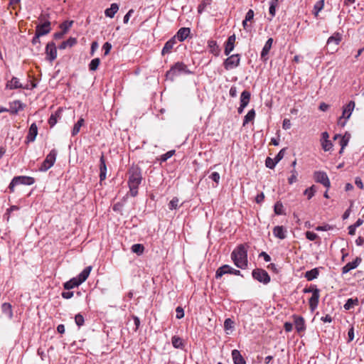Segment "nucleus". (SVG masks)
Wrapping results in <instances>:
<instances>
[{
  "label": "nucleus",
  "mask_w": 364,
  "mask_h": 364,
  "mask_svg": "<svg viewBox=\"0 0 364 364\" xmlns=\"http://www.w3.org/2000/svg\"><path fill=\"white\" fill-rule=\"evenodd\" d=\"M128 186L129 188V194L132 197L138 195V188L143 180L142 170L138 166L132 164L128 169Z\"/></svg>",
  "instance_id": "f257e3e1"
},
{
  "label": "nucleus",
  "mask_w": 364,
  "mask_h": 364,
  "mask_svg": "<svg viewBox=\"0 0 364 364\" xmlns=\"http://www.w3.org/2000/svg\"><path fill=\"white\" fill-rule=\"evenodd\" d=\"M247 247L246 244H240L231 253V259L234 264L242 269H245L248 265Z\"/></svg>",
  "instance_id": "f03ea898"
},
{
  "label": "nucleus",
  "mask_w": 364,
  "mask_h": 364,
  "mask_svg": "<svg viewBox=\"0 0 364 364\" xmlns=\"http://www.w3.org/2000/svg\"><path fill=\"white\" fill-rule=\"evenodd\" d=\"M92 266L85 267L76 277H73L63 284L65 289L70 290L78 287L83 283L89 277L92 270Z\"/></svg>",
  "instance_id": "7ed1b4c3"
},
{
  "label": "nucleus",
  "mask_w": 364,
  "mask_h": 364,
  "mask_svg": "<svg viewBox=\"0 0 364 364\" xmlns=\"http://www.w3.org/2000/svg\"><path fill=\"white\" fill-rule=\"evenodd\" d=\"M192 73L193 72H191L183 62H177L166 72V77L173 80L176 76L179 75H191Z\"/></svg>",
  "instance_id": "20e7f679"
},
{
  "label": "nucleus",
  "mask_w": 364,
  "mask_h": 364,
  "mask_svg": "<svg viewBox=\"0 0 364 364\" xmlns=\"http://www.w3.org/2000/svg\"><path fill=\"white\" fill-rule=\"evenodd\" d=\"M303 292L312 293L311 297L309 300V308L311 311H314L318 306L319 298H320V290L316 285H311L308 288H304Z\"/></svg>",
  "instance_id": "39448f33"
},
{
  "label": "nucleus",
  "mask_w": 364,
  "mask_h": 364,
  "mask_svg": "<svg viewBox=\"0 0 364 364\" xmlns=\"http://www.w3.org/2000/svg\"><path fill=\"white\" fill-rule=\"evenodd\" d=\"M343 39V35L338 32H335L330 36L326 42V50L328 53H334L338 49V45Z\"/></svg>",
  "instance_id": "423d86ee"
},
{
  "label": "nucleus",
  "mask_w": 364,
  "mask_h": 364,
  "mask_svg": "<svg viewBox=\"0 0 364 364\" xmlns=\"http://www.w3.org/2000/svg\"><path fill=\"white\" fill-rule=\"evenodd\" d=\"M34 183H35V179L33 177L26 176H15L11 180V181L9 186V189L10 192L13 193L14 191V187L16 186H18L20 184L31 186V185H33Z\"/></svg>",
  "instance_id": "0eeeda50"
},
{
  "label": "nucleus",
  "mask_w": 364,
  "mask_h": 364,
  "mask_svg": "<svg viewBox=\"0 0 364 364\" xmlns=\"http://www.w3.org/2000/svg\"><path fill=\"white\" fill-rule=\"evenodd\" d=\"M57 154V150H55V149H52L41 164L39 168V171L45 172L47 171L49 168H50L54 165L56 161Z\"/></svg>",
  "instance_id": "6e6552de"
},
{
  "label": "nucleus",
  "mask_w": 364,
  "mask_h": 364,
  "mask_svg": "<svg viewBox=\"0 0 364 364\" xmlns=\"http://www.w3.org/2000/svg\"><path fill=\"white\" fill-rule=\"evenodd\" d=\"M252 276L254 279L261 282L264 284H267L270 282L271 278L267 272L261 268H256L252 272Z\"/></svg>",
  "instance_id": "1a4fd4ad"
},
{
  "label": "nucleus",
  "mask_w": 364,
  "mask_h": 364,
  "mask_svg": "<svg viewBox=\"0 0 364 364\" xmlns=\"http://www.w3.org/2000/svg\"><path fill=\"white\" fill-rule=\"evenodd\" d=\"M241 55L240 54H233L230 55L223 62V66L226 70L235 68L240 65Z\"/></svg>",
  "instance_id": "9d476101"
},
{
  "label": "nucleus",
  "mask_w": 364,
  "mask_h": 364,
  "mask_svg": "<svg viewBox=\"0 0 364 364\" xmlns=\"http://www.w3.org/2000/svg\"><path fill=\"white\" fill-rule=\"evenodd\" d=\"M225 274H230L234 275H241L240 270L235 269L228 264H224L219 267L215 272V278L219 279Z\"/></svg>",
  "instance_id": "9b49d317"
},
{
  "label": "nucleus",
  "mask_w": 364,
  "mask_h": 364,
  "mask_svg": "<svg viewBox=\"0 0 364 364\" xmlns=\"http://www.w3.org/2000/svg\"><path fill=\"white\" fill-rule=\"evenodd\" d=\"M46 59L53 62L57 58V48L53 41L48 42L46 47Z\"/></svg>",
  "instance_id": "f8f14e48"
},
{
  "label": "nucleus",
  "mask_w": 364,
  "mask_h": 364,
  "mask_svg": "<svg viewBox=\"0 0 364 364\" xmlns=\"http://www.w3.org/2000/svg\"><path fill=\"white\" fill-rule=\"evenodd\" d=\"M314 178L316 182L321 183L326 188H328L331 186L329 178L324 171H315L314 173Z\"/></svg>",
  "instance_id": "ddd939ff"
},
{
  "label": "nucleus",
  "mask_w": 364,
  "mask_h": 364,
  "mask_svg": "<svg viewBox=\"0 0 364 364\" xmlns=\"http://www.w3.org/2000/svg\"><path fill=\"white\" fill-rule=\"evenodd\" d=\"M50 22L46 21L41 24H38L36 27V33H39L41 36L47 35L51 31Z\"/></svg>",
  "instance_id": "4468645a"
},
{
  "label": "nucleus",
  "mask_w": 364,
  "mask_h": 364,
  "mask_svg": "<svg viewBox=\"0 0 364 364\" xmlns=\"http://www.w3.org/2000/svg\"><path fill=\"white\" fill-rule=\"evenodd\" d=\"M99 169H100V176H99L100 180L102 182L106 179V176H107L106 160H105L103 153H102V155L100 158Z\"/></svg>",
  "instance_id": "2eb2a0df"
},
{
  "label": "nucleus",
  "mask_w": 364,
  "mask_h": 364,
  "mask_svg": "<svg viewBox=\"0 0 364 364\" xmlns=\"http://www.w3.org/2000/svg\"><path fill=\"white\" fill-rule=\"evenodd\" d=\"M38 134V127L36 123L31 124L26 136V143L33 142Z\"/></svg>",
  "instance_id": "dca6fc26"
},
{
  "label": "nucleus",
  "mask_w": 364,
  "mask_h": 364,
  "mask_svg": "<svg viewBox=\"0 0 364 364\" xmlns=\"http://www.w3.org/2000/svg\"><path fill=\"white\" fill-rule=\"evenodd\" d=\"M190 33V28L183 27L177 31V33L173 38H175V40H176L177 38L180 42H183L188 37Z\"/></svg>",
  "instance_id": "f3484780"
},
{
  "label": "nucleus",
  "mask_w": 364,
  "mask_h": 364,
  "mask_svg": "<svg viewBox=\"0 0 364 364\" xmlns=\"http://www.w3.org/2000/svg\"><path fill=\"white\" fill-rule=\"evenodd\" d=\"M362 262V259L360 257H357L353 262L347 263L342 268V273L346 274L352 269H355Z\"/></svg>",
  "instance_id": "a211bd4d"
},
{
  "label": "nucleus",
  "mask_w": 364,
  "mask_h": 364,
  "mask_svg": "<svg viewBox=\"0 0 364 364\" xmlns=\"http://www.w3.org/2000/svg\"><path fill=\"white\" fill-rule=\"evenodd\" d=\"M272 43H273V38H269L265 43L262 50V52H261V55H260V58H261V60L263 61V62H266L268 59L267 58V55L269 54V52L272 48Z\"/></svg>",
  "instance_id": "6ab92c4d"
},
{
  "label": "nucleus",
  "mask_w": 364,
  "mask_h": 364,
  "mask_svg": "<svg viewBox=\"0 0 364 364\" xmlns=\"http://www.w3.org/2000/svg\"><path fill=\"white\" fill-rule=\"evenodd\" d=\"M9 112L12 114H16L20 110L24 109L25 105L20 100H15L9 104Z\"/></svg>",
  "instance_id": "aec40b11"
},
{
  "label": "nucleus",
  "mask_w": 364,
  "mask_h": 364,
  "mask_svg": "<svg viewBox=\"0 0 364 364\" xmlns=\"http://www.w3.org/2000/svg\"><path fill=\"white\" fill-rule=\"evenodd\" d=\"M6 87L10 90H14L18 88L28 89V85L23 86V85L19 82V80L16 77H13L11 80L7 82Z\"/></svg>",
  "instance_id": "412c9836"
},
{
  "label": "nucleus",
  "mask_w": 364,
  "mask_h": 364,
  "mask_svg": "<svg viewBox=\"0 0 364 364\" xmlns=\"http://www.w3.org/2000/svg\"><path fill=\"white\" fill-rule=\"evenodd\" d=\"M355 105V102L351 100L343 107L342 117H344V119H348L350 118Z\"/></svg>",
  "instance_id": "4be33fe9"
},
{
  "label": "nucleus",
  "mask_w": 364,
  "mask_h": 364,
  "mask_svg": "<svg viewBox=\"0 0 364 364\" xmlns=\"http://www.w3.org/2000/svg\"><path fill=\"white\" fill-rule=\"evenodd\" d=\"M294 324L295 328L298 333H301L305 331L306 329V325H305V321L304 318L302 316H297L294 315Z\"/></svg>",
  "instance_id": "5701e85b"
},
{
  "label": "nucleus",
  "mask_w": 364,
  "mask_h": 364,
  "mask_svg": "<svg viewBox=\"0 0 364 364\" xmlns=\"http://www.w3.org/2000/svg\"><path fill=\"white\" fill-rule=\"evenodd\" d=\"M272 232L274 237L280 240H284L287 237V230L283 226H275Z\"/></svg>",
  "instance_id": "b1692460"
},
{
  "label": "nucleus",
  "mask_w": 364,
  "mask_h": 364,
  "mask_svg": "<svg viewBox=\"0 0 364 364\" xmlns=\"http://www.w3.org/2000/svg\"><path fill=\"white\" fill-rule=\"evenodd\" d=\"M176 43V40H175V38H171L168 41L166 42V43L164 46V48L161 50V55H165L166 54H168L171 52V50L173 49V46Z\"/></svg>",
  "instance_id": "393cba45"
},
{
  "label": "nucleus",
  "mask_w": 364,
  "mask_h": 364,
  "mask_svg": "<svg viewBox=\"0 0 364 364\" xmlns=\"http://www.w3.org/2000/svg\"><path fill=\"white\" fill-rule=\"evenodd\" d=\"M208 48L209 49V52L214 55L215 56H218L220 52V49L217 43V42L214 40H209L208 41Z\"/></svg>",
  "instance_id": "a878e982"
},
{
  "label": "nucleus",
  "mask_w": 364,
  "mask_h": 364,
  "mask_svg": "<svg viewBox=\"0 0 364 364\" xmlns=\"http://www.w3.org/2000/svg\"><path fill=\"white\" fill-rule=\"evenodd\" d=\"M232 358L234 364H246L245 358L238 350L235 349L232 350Z\"/></svg>",
  "instance_id": "bb28decb"
},
{
  "label": "nucleus",
  "mask_w": 364,
  "mask_h": 364,
  "mask_svg": "<svg viewBox=\"0 0 364 364\" xmlns=\"http://www.w3.org/2000/svg\"><path fill=\"white\" fill-rule=\"evenodd\" d=\"M2 313L7 316L9 319H12L13 318V310L12 306L10 303H3L1 306Z\"/></svg>",
  "instance_id": "cd10ccee"
},
{
  "label": "nucleus",
  "mask_w": 364,
  "mask_h": 364,
  "mask_svg": "<svg viewBox=\"0 0 364 364\" xmlns=\"http://www.w3.org/2000/svg\"><path fill=\"white\" fill-rule=\"evenodd\" d=\"M319 275V269L318 267L314 268L305 272L304 277L307 281H312L316 279Z\"/></svg>",
  "instance_id": "c85d7f7f"
},
{
  "label": "nucleus",
  "mask_w": 364,
  "mask_h": 364,
  "mask_svg": "<svg viewBox=\"0 0 364 364\" xmlns=\"http://www.w3.org/2000/svg\"><path fill=\"white\" fill-rule=\"evenodd\" d=\"M171 343L175 348L183 349L185 343L183 339L177 336H173L171 338Z\"/></svg>",
  "instance_id": "c756f323"
},
{
  "label": "nucleus",
  "mask_w": 364,
  "mask_h": 364,
  "mask_svg": "<svg viewBox=\"0 0 364 364\" xmlns=\"http://www.w3.org/2000/svg\"><path fill=\"white\" fill-rule=\"evenodd\" d=\"M61 117V110L58 109L56 112L53 113L48 119V124L50 127H53L58 122V119Z\"/></svg>",
  "instance_id": "7c9ffc66"
},
{
  "label": "nucleus",
  "mask_w": 364,
  "mask_h": 364,
  "mask_svg": "<svg viewBox=\"0 0 364 364\" xmlns=\"http://www.w3.org/2000/svg\"><path fill=\"white\" fill-rule=\"evenodd\" d=\"M118 10H119L118 4L116 3H113L111 4L109 8L107 9L105 11V14L107 17L113 18L115 14L118 11Z\"/></svg>",
  "instance_id": "2f4dec72"
},
{
  "label": "nucleus",
  "mask_w": 364,
  "mask_h": 364,
  "mask_svg": "<svg viewBox=\"0 0 364 364\" xmlns=\"http://www.w3.org/2000/svg\"><path fill=\"white\" fill-rule=\"evenodd\" d=\"M77 43V39L73 37H70L67 41H63L58 46L60 50H64L67 47H73Z\"/></svg>",
  "instance_id": "473e14b6"
},
{
  "label": "nucleus",
  "mask_w": 364,
  "mask_h": 364,
  "mask_svg": "<svg viewBox=\"0 0 364 364\" xmlns=\"http://www.w3.org/2000/svg\"><path fill=\"white\" fill-rule=\"evenodd\" d=\"M251 97V93L248 90H244L240 95V105H244L245 107L247 106V105L250 102Z\"/></svg>",
  "instance_id": "72a5a7b5"
},
{
  "label": "nucleus",
  "mask_w": 364,
  "mask_h": 364,
  "mask_svg": "<svg viewBox=\"0 0 364 364\" xmlns=\"http://www.w3.org/2000/svg\"><path fill=\"white\" fill-rule=\"evenodd\" d=\"M85 124V119L82 117H80L79 120L74 124L73 128L71 132L72 136L77 135L80 130L81 127H82Z\"/></svg>",
  "instance_id": "f704fd0d"
},
{
  "label": "nucleus",
  "mask_w": 364,
  "mask_h": 364,
  "mask_svg": "<svg viewBox=\"0 0 364 364\" xmlns=\"http://www.w3.org/2000/svg\"><path fill=\"white\" fill-rule=\"evenodd\" d=\"M359 304V301L358 298H350L347 299L346 304H344L343 307L346 310H350L351 309H353L355 306H358Z\"/></svg>",
  "instance_id": "c9c22d12"
},
{
  "label": "nucleus",
  "mask_w": 364,
  "mask_h": 364,
  "mask_svg": "<svg viewBox=\"0 0 364 364\" xmlns=\"http://www.w3.org/2000/svg\"><path fill=\"white\" fill-rule=\"evenodd\" d=\"M256 113L254 109H250L244 117L242 125L245 126L249 122L254 120Z\"/></svg>",
  "instance_id": "e433bc0d"
},
{
  "label": "nucleus",
  "mask_w": 364,
  "mask_h": 364,
  "mask_svg": "<svg viewBox=\"0 0 364 364\" xmlns=\"http://www.w3.org/2000/svg\"><path fill=\"white\" fill-rule=\"evenodd\" d=\"M274 213L277 215H285L284 208L281 201H277L274 206Z\"/></svg>",
  "instance_id": "4c0bfd02"
},
{
  "label": "nucleus",
  "mask_w": 364,
  "mask_h": 364,
  "mask_svg": "<svg viewBox=\"0 0 364 364\" xmlns=\"http://www.w3.org/2000/svg\"><path fill=\"white\" fill-rule=\"evenodd\" d=\"M323 7L324 0H320L314 4L313 13L316 17L318 16V13L323 9Z\"/></svg>",
  "instance_id": "58836bf2"
},
{
  "label": "nucleus",
  "mask_w": 364,
  "mask_h": 364,
  "mask_svg": "<svg viewBox=\"0 0 364 364\" xmlns=\"http://www.w3.org/2000/svg\"><path fill=\"white\" fill-rule=\"evenodd\" d=\"M74 21H63L60 25V28L61 29V31L63 32L65 34L68 33L69 29L73 26Z\"/></svg>",
  "instance_id": "ea45409f"
},
{
  "label": "nucleus",
  "mask_w": 364,
  "mask_h": 364,
  "mask_svg": "<svg viewBox=\"0 0 364 364\" xmlns=\"http://www.w3.org/2000/svg\"><path fill=\"white\" fill-rule=\"evenodd\" d=\"M132 251L137 255H141L144 251V247L141 244H134L131 247Z\"/></svg>",
  "instance_id": "a19ab883"
},
{
  "label": "nucleus",
  "mask_w": 364,
  "mask_h": 364,
  "mask_svg": "<svg viewBox=\"0 0 364 364\" xmlns=\"http://www.w3.org/2000/svg\"><path fill=\"white\" fill-rule=\"evenodd\" d=\"M278 5V0H271L269 2V13L273 18L276 14V7Z\"/></svg>",
  "instance_id": "79ce46f5"
},
{
  "label": "nucleus",
  "mask_w": 364,
  "mask_h": 364,
  "mask_svg": "<svg viewBox=\"0 0 364 364\" xmlns=\"http://www.w3.org/2000/svg\"><path fill=\"white\" fill-rule=\"evenodd\" d=\"M179 199L177 197H173L168 204V209L171 210H176L179 208Z\"/></svg>",
  "instance_id": "37998d69"
},
{
  "label": "nucleus",
  "mask_w": 364,
  "mask_h": 364,
  "mask_svg": "<svg viewBox=\"0 0 364 364\" xmlns=\"http://www.w3.org/2000/svg\"><path fill=\"white\" fill-rule=\"evenodd\" d=\"M100 63V59L99 58H96L92 59L89 64V69L91 71H95L98 68V66Z\"/></svg>",
  "instance_id": "c03bdc74"
},
{
  "label": "nucleus",
  "mask_w": 364,
  "mask_h": 364,
  "mask_svg": "<svg viewBox=\"0 0 364 364\" xmlns=\"http://www.w3.org/2000/svg\"><path fill=\"white\" fill-rule=\"evenodd\" d=\"M340 138L339 144L341 146H342V149H344V148L348 145L349 139L346 138L345 136H341V135L336 134L334 136V139H336L337 138Z\"/></svg>",
  "instance_id": "a18cd8bd"
},
{
  "label": "nucleus",
  "mask_w": 364,
  "mask_h": 364,
  "mask_svg": "<svg viewBox=\"0 0 364 364\" xmlns=\"http://www.w3.org/2000/svg\"><path fill=\"white\" fill-rule=\"evenodd\" d=\"M316 193V187L315 186H311V187L306 188L304 194L307 196V198L309 200H310L315 194Z\"/></svg>",
  "instance_id": "49530a36"
},
{
  "label": "nucleus",
  "mask_w": 364,
  "mask_h": 364,
  "mask_svg": "<svg viewBox=\"0 0 364 364\" xmlns=\"http://www.w3.org/2000/svg\"><path fill=\"white\" fill-rule=\"evenodd\" d=\"M235 45L232 44L231 43H229L228 41H225V48H224V54L227 56H228L230 53L234 50Z\"/></svg>",
  "instance_id": "de8ad7c7"
},
{
  "label": "nucleus",
  "mask_w": 364,
  "mask_h": 364,
  "mask_svg": "<svg viewBox=\"0 0 364 364\" xmlns=\"http://www.w3.org/2000/svg\"><path fill=\"white\" fill-rule=\"evenodd\" d=\"M290 172L291 176L288 178V182L289 184H293L297 181L298 173L295 168H293Z\"/></svg>",
  "instance_id": "09e8293b"
},
{
  "label": "nucleus",
  "mask_w": 364,
  "mask_h": 364,
  "mask_svg": "<svg viewBox=\"0 0 364 364\" xmlns=\"http://www.w3.org/2000/svg\"><path fill=\"white\" fill-rule=\"evenodd\" d=\"M75 321L76 325L78 327L83 326L84 323H85V319H84L83 316L80 314H76L75 316Z\"/></svg>",
  "instance_id": "8fccbe9b"
},
{
  "label": "nucleus",
  "mask_w": 364,
  "mask_h": 364,
  "mask_svg": "<svg viewBox=\"0 0 364 364\" xmlns=\"http://www.w3.org/2000/svg\"><path fill=\"white\" fill-rule=\"evenodd\" d=\"M276 165H277V161H274V159H272L270 157H267V159L265 160V166L267 168H269L270 169H273Z\"/></svg>",
  "instance_id": "3c124183"
},
{
  "label": "nucleus",
  "mask_w": 364,
  "mask_h": 364,
  "mask_svg": "<svg viewBox=\"0 0 364 364\" xmlns=\"http://www.w3.org/2000/svg\"><path fill=\"white\" fill-rule=\"evenodd\" d=\"M234 322L233 321L228 318H226L225 320V322H224V328L225 331H228V330H232L233 328H234Z\"/></svg>",
  "instance_id": "603ef678"
},
{
  "label": "nucleus",
  "mask_w": 364,
  "mask_h": 364,
  "mask_svg": "<svg viewBox=\"0 0 364 364\" xmlns=\"http://www.w3.org/2000/svg\"><path fill=\"white\" fill-rule=\"evenodd\" d=\"M321 146L325 151H328L332 148L333 144L330 140H326L321 141Z\"/></svg>",
  "instance_id": "864d4df0"
},
{
  "label": "nucleus",
  "mask_w": 364,
  "mask_h": 364,
  "mask_svg": "<svg viewBox=\"0 0 364 364\" xmlns=\"http://www.w3.org/2000/svg\"><path fill=\"white\" fill-rule=\"evenodd\" d=\"M287 148L282 149L279 153L274 157V161H277V164L284 158Z\"/></svg>",
  "instance_id": "5fc2aeb1"
},
{
  "label": "nucleus",
  "mask_w": 364,
  "mask_h": 364,
  "mask_svg": "<svg viewBox=\"0 0 364 364\" xmlns=\"http://www.w3.org/2000/svg\"><path fill=\"white\" fill-rule=\"evenodd\" d=\"M175 154V150H171L161 156V161L164 162L173 156Z\"/></svg>",
  "instance_id": "6e6d98bb"
},
{
  "label": "nucleus",
  "mask_w": 364,
  "mask_h": 364,
  "mask_svg": "<svg viewBox=\"0 0 364 364\" xmlns=\"http://www.w3.org/2000/svg\"><path fill=\"white\" fill-rule=\"evenodd\" d=\"M333 226L328 224H326L324 225L317 226L315 229L316 231H328L333 230Z\"/></svg>",
  "instance_id": "4d7b16f0"
},
{
  "label": "nucleus",
  "mask_w": 364,
  "mask_h": 364,
  "mask_svg": "<svg viewBox=\"0 0 364 364\" xmlns=\"http://www.w3.org/2000/svg\"><path fill=\"white\" fill-rule=\"evenodd\" d=\"M176 317L178 319H181L184 317V311L181 306H178L176 309Z\"/></svg>",
  "instance_id": "13d9d810"
},
{
  "label": "nucleus",
  "mask_w": 364,
  "mask_h": 364,
  "mask_svg": "<svg viewBox=\"0 0 364 364\" xmlns=\"http://www.w3.org/2000/svg\"><path fill=\"white\" fill-rule=\"evenodd\" d=\"M305 235L306 237L310 241H314L318 237L316 233L311 231H307Z\"/></svg>",
  "instance_id": "bf43d9fd"
},
{
  "label": "nucleus",
  "mask_w": 364,
  "mask_h": 364,
  "mask_svg": "<svg viewBox=\"0 0 364 364\" xmlns=\"http://www.w3.org/2000/svg\"><path fill=\"white\" fill-rule=\"evenodd\" d=\"M132 319L134 320V332H136L137 330L139 329V326H140V320H139V318L135 315H132Z\"/></svg>",
  "instance_id": "052dcab7"
},
{
  "label": "nucleus",
  "mask_w": 364,
  "mask_h": 364,
  "mask_svg": "<svg viewBox=\"0 0 364 364\" xmlns=\"http://www.w3.org/2000/svg\"><path fill=\"white\" fill-rule=\"evenodd\" d=\"M41 36L39 35V33H35V36H33V39H32V44L33 45H38V48H40V44H41V41H40V37Z\"/></svg>",
  "instance_id": "680f3d73"
},
{
  "label": "nucleus",
  "mask_w": 364,
  "mask_h": 364,
  "mask_svg": "<svg viewBox=\"0 0 364 364\" xmlns=\"http://www.w3.org/2000/svg\"><path fill=\"white\" fill-rule=\"evenodd\" d=\"M209 178L212 179L213 181H215L216 183H219L220 176V174L218 172H213L210 176Z\"/></svg>",
  "instance_id": "e2e57ef3"
},
{
  "label": "nucleus",
  "mask_w": 364,
  "mask_h": 364,
  "mask_svg": "<svg viewBox=\"0 0 364 364\" xmlns=\"http://www.w3.org/2000/svg\"><path fill=\"white\" fill-rule=\"evenodd\" d=\"M254 15V11L252 9H250L245 15V20L247 21H251L252 20H253Z\"/></svg>",
  "instance_id": "0e129e2a"
},
{
  "label": "nucleus",
  "mask_w": 364,
  "mask_h": 364,
  "mask_svg": "<svg viewBox=\"0 0 364 364\" xmlns=\"http://www.w3.org/2000/svg\"><path fill=\"white\" fill-rule=\"evenodd\" d=\"M134 14V9H130L124 16L123 22L124 23H127L131 16Z\"/></svg>",
  "instance_id": "69168bd1"
},
{
  "label": "nucleus",
  "mask_w": 364,
  "mask_h": 364,
  "mask_svg": "<svg viewBox=\"0 0 364 364\" xmlns=\"http://www.w3.org/2000/svg\"><path fill=\"white\" fill-rule=\"evenodd\" d=\"M291 127V122L289 119H284L283 120V123H282V128L284 129H290Z\"/></svg>",
  "instance_id": "338daca9"
},
{
  "label": "nucleus",
  "mask_w": 364,
  "mask_h": 364,
  "mask_svg": "<svg viewBox=\"0 0 364 364\" xmlns=\"http://www.w3.org/2000/svg\"><path fill=\"white\" fill-rule=\"evenodd\" d=\"M103 50H105V55H107L112 48V45L109 42H106L102 47Z\"/></svg>",
  "instance_id": "774afa93"
}]
</instances>
